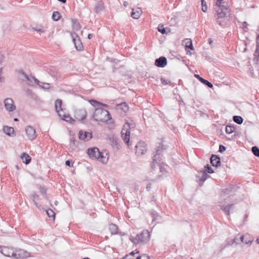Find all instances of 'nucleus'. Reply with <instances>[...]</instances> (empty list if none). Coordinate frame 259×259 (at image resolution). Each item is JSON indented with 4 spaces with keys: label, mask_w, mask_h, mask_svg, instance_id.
<instances>
[{
    "label": "nucleus",
    "mask_w": 259,
    "mask_h": 259,
    "mask_svg": "<svg viewBox=\"0 0 259 259\" xmlns=\"http://www.w3.org/2000/svg\"><path fill=\"white\" fill-rule=\"evenodd\" d=\"M182 45L184 46L185 50L187 52L188 49L193 50L192 42L190 38H186L182 41Z\"/></svg>",
    "instance_id": "16"
},
{
    "label": "nucleus",
    "mask_w": 259,
    "mask_h": 259,
    "mask_svg": "<svg viewBox=\"0 0 259 259\" xmlns=\"http://www.w3.org/2000/svg\"><path fill=\"white\" fill-rule=\"evenodd\" d=\"M0 252L6 256L14 257L15 251L12 248L8 247L0 246Z\"/></svg>",
    "instance_id": "10"
},
{
    "label": "nucleus",
    "mask_w": 259,
    "mask_h": 259,
    "mask_svg": "<svg viewBox=\"0 0 259 259\" xmlns=\"http://www.w3.org/2000/svg\"><path fill=\"white\" fill-rule=\"evenodd\" d=\"M232 193V188L231 187L225 188L223 190L222 193L221 194V196L222 197H225L226 195L228 194H231Z\"/></svg>",
    "instance_id": "32"
},
{
    "label": "nucleus",
    "mask_w": 259,
    "mask_h": 259,
    "mask_svg": "<svg viewBox=\"0 0 259 259\" xmlns=\"http://www.w3.org/2000/svg\"><path fill=\"white\" fill-rule=\"evenodd\" d=\"M233 121L237 124H241L243 121V119L240 116L235 115L233 117Z\"/></svg>",
    "instance_id": "30"
},
{
    "label": "nucleus",
    "mask_w": 259,
    "mask_h": 259,
    "mask_svg": "<svg viewBox=\"0 0 259 259\" xmlns=\"http://www.w3.org/2000/svg\"><path fill=\"white\" fill-rule=\"evenodd\" d=\"M142 10L140 8H138L136 9H133L131 13V16L135 19H138L142 14Z\"/></svg>",
    "instance_id": "22"
},
{
    "label": "nucleus",
    "mask_w": 259,
    "mask_h": 259,
    "mask_svg": "<svg viewBox=\"0 0 259 259\" xmlns=\"http://www.w3.org/2000/svg\"><path fill=\"white\" fill-rule=\"evenodd\" d=\"M254 55L257 57V60L259 58V47H256V50L254 52Z\"/></svg>",
    "instance_id": "51"
},
{
    "label": "nucleus",
    "mask_w": 259,
    "mask_h": 259,
    "mask_svg": "<svg viewBox=\"0 0 259 259\" xmlns=\"http://www.w3.org/2000/svg\"><path fill=\"white\" fill-rule=\"evenodd\" d=\"M111 144L112 146H116L117 145V139L116 138L112 137L109 139Z\"/></svg>",
    "instance_id": "40"
},
{
    "label": "nucleus",
    "mask_w": 259,
    "mask_h": 259,
    "mask_svg": "<svg viewBox=\"0 0 259 259\" xmlns=\"http://www.w3.org/2000/svg\"><path fill=\"white\" fill-rule=\"evenodd\" d=\"M32 29L36 31L37 32H45V30H44L43 27L40 25H36L32 27Z\"/></svg>",
    "instance_id": "35"
},
{
    "label": "nucleus",
    "mask_w": 259,
    "mask_h": 259,
    "mask_svg": "<svg viewBox=\"0 0 259 259\" xmlns=\"http://www.w3.org/2000/svg\"><path fill=\"white\" fill-rule=\"evenodd\" d=\"M161 82L163 85H166L170 83V81L167 79H165L163 78H161Z\"/></svg>",
    "instance_id": "50"
},
{
    "label": "nucleus",
    "mask_w": 259,
    "mask_h": 259,
    "mask_svg": "<svg viewBox=\"0 0 259 259\" xmlns=\"http://www.w3.org/2000/svg\"><path fill=\"white\" fill-rule=\"evenodd\" d=\"M109 229L112 234H116L118 232V227L114 224H111L109 225Z\"/></svg>",
    "instance_id": "26"
},
{
    "label": "nucleus",
    "mask_w": 259,
    "mask_h": 259,
    "mask_svg": "<svg viewBox=\"0 0 259 259\" xmlns=\"http://www.w3.org/2000/svg\"><path fill=\"white\" fill-rule=\"evenodd\" d=\"M208 41L209 44H211V43L212 42V40L210 38L209 39Z\"/></svg>",
    "instance_id": "59"
},
{
    "label": "nucleus",
    "mask_w": 259,
    "mask_h": 259,
    "mask_svg": "<svg viewBox=\"0 0 259 259\" xmlns=\"http://www.w3.org/2000/svg\"><path fill=\"white\" fill-rule=\"evenodd\" d=\"M194 76L199 79V80L202 82V83L206 85L207 87H208L210 88H212L213 87V85L211 83L209 82L208 81L203 79L201 77H200L198 74H195Z\"/></svg>",
    "instance_id": "25"
},
{
    "label": "nucleus",
    "mask_w": 259,
    "mask_h": 259,
    "mask_svg": "<svg viewBox=\"0 0 259 259\" xmlns=\"http://www.w3.org/2000/svg\"><path fill=\"white\" fill-rule=\"evenodd\" d=\"M73 27L74 29H75L76 30H79L80 28V26L78 22H73Z\"/></svg>",
    "instance_id": "49"
},
{
    "label": "nucleus",
    "mask_w": 259,
    "mask_h": 259,
    "mask_svg": "<svg viewBox=\"0 0 259 259\" xmlns=\"http://www.w3.org/2000/svg\"><path fill=\"white\" fill-rule=\"evenodd\" d=\"M167 64V59L164 57L161 56L156 59L155 61V65L160 68L165 67Z\"/></svg>",
    "instance_id": "15"
},
{
    "label": "nucleus",
    "mask_w": 259,
    "mask_h": 259,
    "mask_svg": "<svg viewBox=\"0 0 259 259\" xmlns=\"http://www.w3.org/2000/svg\"><path fill=\"white\" fill-rule=\"evenodd\" d=\"M4 104L6 109L9 112L13 111L16 108L14 101L11 98L6 99L4 101Z\"/></svg>",
    "instance_id": "12"
},
{
    "label": "nucleus",
    "mask_w": 259,
    "mask_h": 259,
    "mask_svg": "<svg viewBox=\"0 0 259 259\" xmlns=\"http://www.w3.org/2000/svg\"><path fill=\"white\" fill-rule=\"evenodd\" d=\"M146 189L147 191H149L151 190V183H149L147 185V187H146Z\"/></svg>",
    "instance_id": "54"
},
{
    "label": "nucleus",
    "mask_w": 259,
    "mask_h": 259,
    "mask_svg": "<svg viewBox=\"0 0 259 259\" xmlns=\"http://www.w3.org/2000/svg\"><path fill=\"white\" fill-rule=\"evenodd\" d=\"M32 78L33 79L35 83H36L39 87L43 89H49L51 88V84L50 83L40 82L34 76H32Z\"/></svg>",
    "instance_id": "19"
},
{
    "label": "nucleus",
    "mask_w": 259,
    "mask_h": 259,
    "mask_svg": "<svg viewBox=\"0 0 259 259\" xmlns=\"http://www.w3.org/2000/svg\"><path fill=\"white\" fill-rule=\"evenodd\" d=\"M71 142H72L73 143V144H75V140H71Z\"/></svg>",
    "instance_id": "63"
},
{
    "label": "nucleus",
    "mask_w": 259,
    "mask_h": 259,
    "mask_svg": "<svg viewBox=\"0 0 259 259\" xmlns=\"http://www.w3.org/2000/svg\"><path fill=\"white\" fill-rule=\"evenodd\" d=\"M233 204H230L227 206H224V205H221V207L222 209L228 215L230 214V209L232 208L233 206Z\"/></svg>",
    "instance_id": "28"
},
{
    "label": "nucleus",
    "mask_w": 259,
    "mask_h": 259,
    "mask_svg": "<svg viewBox=\"0 0 259 259\" xmlns=\"http://www.w3.org/2000/svg\"><path fill=\"white\" fill-rule=\"evenodd\" d=\"M130 240L134 244H146L150 239V234L147 230H144L135 237L131 236Z\"/></svg>",
    "instance_id": "4"
},
{
    "label": "nucleus",
    "mask_w": 259,
    "mask_h": 259,
    "mask_svg": "<svg viewBox=\"0 0 259 259\" xmlns=\"http://www.w3.org/2000/svg\"><path fill=\"white\" fill-rule=\"evenodd\" d=\"M46 212L49 218L55 219V213L51 209L47 210Z\"/></svg>",
    "instance_id": "38"
},
{
    "label": "nucleus",
    "mask_w": 259,
    "mask_h": 259,
    "mask_svg": "<svg viewBox=\"0 0 259 259\" xmlns=\"http://www.w3.org/2000/svg\"><path fill=\"white\" fill-rule=\"evenodd\" d=\"M71 36L76 50L78 51L82 50L83 49V45L78 35L75 32H71Z\"/></svg>",
    "instance_id": "6"
},
{
    "label": "nucleus",
    "mask_w": 259,
    "mask_h": 259,
    "mask_svg": "<svg viewBox=\"0 0 259 259\" xmlns=\"http://www.w3.org/2000/svg\"><path fill=\"white\" fill-rule=\"evenodd\" d=\"M25 132L27 137L30 140L33 141L36 138V131L32 126L30 125L27 126L25 127Z\"/></svg>",
    "instance_id": "9"
},
{
    "label": "nucleus",
    "mask_w": 259,
    "mask_h": 259,
    "mask_svg": "<svg viewBox=\"0 0 259 259\" xmlns=\"http://www.w3.org/2000/svg\"><path fill=\"white\" fill-rule=\"evenodd\" d=\"M87 115V112L84 109H76L74 112V117L79 121L84 120Z\"/></svg>",
    "instance_id": "8"
},
{
    "label": "nucleus",
    "mask_w": 259,
    "mask_h": 259,
    "mask_svg": "<svg viewBox=\"0 0 259 259\" xmlns=\"http://www.w3.org/2000/svg\"><path fill=\"white\" fill-rule=\"evenodd\" d=\"M210 162L213 166L217 167L220 165V158L215 155H212L210 158Z\"/></svg>",
    "instance_id": "21"
},
{
    "label": "nucleus",
    "mask_w": 259,
    "mask_h": 259,
    "mask_svg": "<svg viewBox=\"0 0 259 259\" xmlns=\"http://www.w3.org/2000/svg\"><path fill=\"white\" fill-rule=\"evenodd\" d=\"M100 155L99 156V158H97V159L101 161L102 163L105 164L107 162L108 160V157L104 156L103 152H100ZM107 153L106 155H107Z\"/></svg>",
    "instance_id": "27"
},
{
    "label": "nucleus",
    "mask_w": 259,
    "mask_h": 259,
    "mask_svg": "<svg viewBox=\"0 0 259 259\" xmlns=\"http://www.w3.org/2000/svg\"><path fill=\"white\" fill-rule=\"evenodd\" d=\"M14 120L15 121H18L19 120H18V118H14Z\"/></svg>",
    "instance_id": "61"
},
{
    "label": "nucleus",
    "mask_w": 259,
    "mask_h": 259,
    "mask_svg": "<svg viewBox=\"0 0 259 259\" xmlns=\"http://www.w3.org/2000/svg\"><path fill=\"white\" fill-rule=\"evenodd\" d=\"M56 112L58 113L59 116L61 117L62 119V118H63L66 115V113H65L63 109H61L59 110H56Z\"/></svg>",
    "instance_id": "42"
},
{
    "label": "nucleus",
    "mask_w": 259,
    "mask_h": 259,
    "mask_svg": "<svg viewBox=\"0 0 259 259\" xmlns=\"http://www.w3.org/2000/svg\"><path fill=\"white\" fill-rule=\"evenodd\" d=\"M62 100L60 99H57L55 101V107L56 111L62 109Z\"/></svg>",
    "instance_id": "31"
},
{
    "label": "nucleus",
    "mask_w": 259,
    "mask_h": 259,
    "mask_svg": "<svg viewBox=\"0 0 259 259\" xmlns=\"http://www.w3.org/2000/svg\"><path fill=\"white\" fill-rule=\"evenodd\" d=\"M87 153L90 157L94 159L99 158V156L101 154L99 149L97 147L89 148L88 149Z\"/></svg>",
    "instance_id": "11"
},
{
    "label": "nucleus",
    "mask_w": 259,
    "mask_h": 259,
    "mask_svg": "<svg viewBox=\"0 0 259 259\" xmlns=\"http://www.w3.org/2000/svg\"><path fill=\"white\" fill-rule=\"evenodd\" d=\"M60 14L58 11H56L53 12L52 18L53 20L57 21L60 19Z\"/></svg>",
    "instance_id": "34"
},
{
    "label": "nucleus",
    "mask_w": 259,
    "mask_h": 259,
    "mask_svg": "<svg viewBox=\"0 0 259 259\" xmlns=\"http://www.w3.org/2000/svg\"><path fill=\"white\" fill-rule=\"evenodd\" d=\"M240 236H240V235H238V236H236L235 238L233 240V242L236 243L237 244H240L241 243L239 239V237H240Z\"/></svg>",
    "instance_id": "48"
},
{
    "label": "nucleus",
    "mask_w": 259,
    "mask_h": 259,
    "mask_svg": "<svg viewBox=\"0 0 259 259\" xmlns=\"http://www.w3.org/2000/svg\"><path fill=\"white\" fill-rule=\"evenodd\" d=\"M65 164L67 166H68L69 167H72L73 164L72 163V160H67L65 161Z\"/></svg>",
    "instance_id": "52"
},
{
    "label": "nucleus",
    "mask_w": 259,
    "mask_h": 259,
    "mask_svg": "<svg viewBox=\"0 0 259 259\" xmlns=\"http://www.w3.org/2000/svg\"><path fill=\"white\" fill-rule=\"evenodd\" d=\"M139 251H137L136 252H135V251H133L132 252H131L129 254H127L126 255L124 258L123 259H126L128 257H130L131 256H134L135 255V254H137V253H139Z\"/></svg>",
    "instance_id": "46"
},
{
    "label": "nucleus",
    "mask_w": 259,
    "mask_h": 259,
    "mask_svg": "<svg viewBox=\"0 0 259 259\" xmlns=\"http://www.w3.org/2000/svg\"><path fill=\"white\" fill-rule=\"evenodd\" d=\"M239 239L241 243L249 245L251 244L253 241L252 239H251L248 235L241 236L239 237Z\"/></svg>",
    "instance_id": "20"
},
{
    "label": "nucleus",
    "mask_w": 259,
    "mask_h": 259,
    "mask_svg": "<svg viewBox=\"0 0 259 259\" xmlns=\"http://www.w3.org/2000/svg\"><path fill=\"white\" fill-rule=\"evenodd\" d=\"M256 241L257 244H259V238L256 239Z\"/></svg>",
    "instance_id": "62"
},
{
    "label": "nucleus",
    "mask_w": 259,
    "mask_h": 259,
    "mask_svg": "<svg viewBox=\"0 0 259 259\" xmlns=\"http://www.w3.org/2000/svg\"><path fill=\"white\" fill-rule=\"evenodd\" d=\"M256 47H259V34L257 35L256 38Z\"/></svg>",
    "instance_id": "55"
},
{
    "label": "nucleus",
    "mask_w": 259,
    "mask_h": 259,
    "mask_svg": "<svg viewBox=\"0 0 259 259\" xmlns=\"http://www.w3.org/2000/svg\"><path fill=\"white\" fill-rule=\"evenodd\" d=\"M201 5H202V11L204 12H206L207 10V7L206 4V2L204 0H201Z\"/></svg>",
    "instance_id": "43"
},
{
    "label": "nucleus",
    "mask_w": 259,
    "mask_h": 259,
    "mask_svg": "<svg viewBox=\"0 0 259 259\" xmlns=\"http://www.w3.org/2000/svg\"><path fill=\"white\" fill-rule=\"evenodd\" d=\"M58 202L57 200H56V201H55V202H54V204H55V205H57L58 204Z\"/></svg>",
    "instance_id": "60"
},
{
    "label": "nucleus",
    "mask_w": 259,
    "mask_h": 259,
    "mask_svg": "<svg viewBox=\"0 0 259 259\" xmlns=\"http://www.w3.org/2000/svg\"><path fill=\"white\" fill-rule=\"evenodd\" d=\"M120 105L121 106L122 110L124 112H126L127 111H128V107L127 105L125 103L121 104Z\"/></svg>",
    "instance_id": "44"
},
{
    "label": "nucleus",
    "mask_w": 259,
    "mask_h": 259,
    "mask_svg": "<svg viewBox=\"0 0 259 259\" xmlns=\"http://www.w3.org/2000/svg\"><path fill=\"white\" fill-rule=\"evenodd\" d=\"M129 128L130 125L128 123L126 122L123 125V127L121 131V137L128 147H130V131Z\"/></svg>",
    "instance_id": "5"
},
{
    "label": "nucleus",
    "mask_w": 259,
    "mask_h": 259,
    "mask_svg": "<svg viewBox=\"0 0 259 259\" xmlns=\"http://www.w3.org/2000/svg\"><path fill=\"white\" fill-rule=\"evenodd\" d=\"M31 198L32 199V201H33L35 205L37 207H38V203L36 202V200H38V198H39V196L38 195H37L35 193H33L31 196Z\"/></svg>",
    "instance_id": "33"
},
{
    "label": "nucleus",
    "mask_w": 259,
    "mask_h": 259,
    "mask_svg": "<svg viewBox=\"0 0 259 259\" xmlns=\"http://www.w3.org/2000/svg\"><path fill=\"white\" fill-rule=\"evenodd\" d=\"M82 259H90V258L87 257H84V258H83Z\"/></svg>",
    "instance_id": "64"
},
{
    "label": "nucleus",
    "mask_w": 259,
    "mask_h": 259,
    "mask_svg": "<svg viewBox=\"0 0 259 259\" xmlns=\"http://www.w3.org/2000/svg\"><path fill=\"white\" fill-rule=\"evenodd\" d=\"M226 147L223 145H220L219 146V151L221 153L225 151L226 150Z\"/></svg>",
    "instance_id": "53"
},
{
    "label": "nucleus",
    "mask_w": 259,
    "mask_h": 259,
    "mask_svg": "<svg viewBox=\"0 0 259 259\" xmlns=\"http://www.w3.org/2000/svg\"><path fill=\"white\" fill-rule=\"evenodd\" d=\"M104 9V3L102 1H98L95 6L94 10L97 14H100Z\"/></svg>",
    "instance_id": "18"
},
{
    "label": "nucleus",
    "mask_w": 259,
    "mask_h": 259,
    "mask_svg": "<svg viewBox=\"0 0 259 259\" xmlns=\"http://www.w3.org/2000/svg\"><path fill=\"white\" fill-rule=\"evenodd\" d=\"M251 151L255 156L259 157V148L258 147L256 146L252 147Z\"/></svg>",
    "instance_id": "37"
},
{
    "label": "nucleus",
    "mask_w": 259,
    "mask_h": 259,
    "mask_svg": "<svg viewBox=\"0 0 259 259\" xmlns=\"http://www.w3.org/2000/svg\"><path fill=\"white\" fill-rule=\"evenodd\" d=\"M3 131L8 136L14 137L16 135L14 129L12 127L4 126L3 127Z\"/></svg>",
    "instance_id": "17"
},
{
    "label": "nucleus",
    "mask_w": 259,
    "mask_h": 259,
    "mask_svg": "<svg viewBox=\"0 0 259 259\" xmlns=\"http://www.w3.org/2000/svg\"><path fill=\"white\" fill-rule=\"evenodd\" d=\"M91 104L95 107H97L95 109L93 114V118L95 120L101 122H106L111 118V116L109 112L106 109L100 108V106L107 107L108 105L101 103L95 100L90 101Z\"/></svg>",
    "instance_id": "1"
},
{
    "label": "nucleus",
    "mask_w": 259,
    "mask_h": 259,
    "mask_svg": "<svg viewBox=\"0 0 259 259\" xmlns=\"http://www.w3.org/2000/svg\"><path fill=\"white\" fill-rule=\"evenodd\" d=\"M136 154L138 155H141L147 151V147L145 142H140L135 146Z\"/></svg>",
    "instance_id": "7"
},
{
    "label": "nucleus",
    "mask_w": 259,
    "mask_h": 259,
    "mask_svg": "<svg viewBox=\"0 0 259 259\" xmlns=\"http://www.w3.org/2000/svg\"><path fill=\"white\" fill-rule=\"evenodd\" d=\"M29 253L23 249L16 250L14 253V258H24L29 256Z\"/></svg>",
    "instance_id": "13"
},
{
    "label": "nucleus",
    "mask_w": 259,
    "mask_h": 259,
    "mask_svg": "<svg viewBox=\"0 0 259 259\" xmlns=\"http://www.w3.org/2000/svg\"><path fill=\"white\" fill-rule=\"evenodd\" d=\"M234 131V127L231 126L227 125L226 127V132L227 134H232Z\"/></svg>",
    "instance_id": "41"
},
{
    "label": "nucleus",
    "mask_w": 259,
    "mask_h": 259,
    "mask_svg": "<svg viewBox=\"0 0 259 259\" xmlns=\"http://www.w3.org/2000/svg\"><path fill=\"white\" fill-rule=\"evenodd\" d=\"M205 168H206V170L209 174H212L214 172L211 166L208 164H207L205 166Z\"/></svg>",
    "instance_id": "45"
},
{
    "label": "nucleus",
    "mask_w": 259,
    "mask_h": 259,
    "mask_svg": "<svg viewBox=\"0 0 259 259\" xmlns=\"http://www.w3.org/2000/svg\"><path fill=\"white\" fill-rule=\"evenodd\" d=\"M166 149V146L161 144L156 149V154L153 157V161L151 164L152 168L154 169L156 166H158L159 169H161V164L163 163L162 158V153Z\"/></svg>",
    "instance_id": "3"
},
{
    "label": "nucleus",
    "mask_w": 259,
    "mask_h": 259,
    "mask_svg": "<svg viewBox=\"0 0 259 259\" xmlns=\"http://www.w3.org/2000/svg\"><path fill=\"white\" fill-rule=\"evenodd\" d=\"M20 158L22 160L23 162L25 163L26 164L30 163L31 160V157L27 153H23Z\"/></svg>",
    "instance_id": "24"
},
{
    "label": "nucleus",
    "mask_w": 259,
    "mask_h": 259,
    "mask_svg": "<svg viewBox=\"0 0 259 259\" xmlns=\"http://www.w3.org/2000/svg\"><path fill=\"white\" fill-rule=\"evenodd\" d=\"M223 0H217L214 9L217 14V23L222 25L230 15V10L227 4Z\"/></svg>",
    "instance_id": "2"
},
{
    "label": "nucleus",
    "mask_w": 259,
    "mask_h": 259,
    "mask_svg": "<svg viewBox=\"0 0 259 259\" xmlns=\"http://www.w3.org/2000/svg\"><path fill=\"white\" fill-rule=\"evenodd\" d=\"M93 35L92 34H89L88 36V38L89 39H91L93 37Z\"/></svg>",
    "instance_id": "57"
},
{
    "label": "nucleus",
    "mask_w": 259,
    "mask_h": 259,
    "mask_svg": "<svg viewBox=\"0 0 259 259\" xmlns=\"http://www.w3.org/2000/svg\"><path fill=\"white\" fill-rule=\"evenodd\" d=\"M92 137L91 133L88 132H83L80 131L78 133V138L80 140L84 141H88L90 140Z\"/></svg>",
    "instance_id": "14"
},
{
    "label": "nucleus",
    "mask_w": 259,
    "mask_h": 259,
    "mask_svg": "<svg viewBox=\"0 0 259 259\" xmlns=\"http://www.w3.org/2000/svg\"><path fill=\"white\" fill-rule=\"evenodd\" d=\"M62 119L72 124H73L75 122V120L73 119L68 114H66L65 116L62 118Z\"/></svg>",
    "instance_id": "29"
},
{
    "label": "nucleus",
    "mask_w": 259,
    "mask_h": 259,
    "mask_svg": "<svg viewBox=\"0 0 259 259\" xmlns=\"http://www.w3.org/2000/svg\"><path fill=\"white\" fill-rule=\"evenodd\" d=\"M59 2H60L62 3H65L66 2V0H58Z\"/></svg>",
    "instance_id": "58"
},
{
    "label": "nucleus",
    "mask_w": 259,
    "mask_h": 259,
    "mask_svg": "<svg viewBox=\"0 0 259 259\" xmlns=\"http://www.w3.org/2000/svg\"><path fill=\"white\" fill-rule=\"evenodd\" d=\"M209 177V176L206 173V171H203L202 173V176L201 178L200 179V180L201 181H205Z\"/></svg>",
    "instance_id": "39"
},
{
    "label": "nucleus",
    "mask_w": 259,
    "mask_h": 259,
    "mask_svg": "<svg viewBox=\"0 0 259 259\" xmlns=\"http://www.w3.org/2000/svg\"><path fill=\"white\" fill-rule=\"evenodd\" d=\"M18 73L19 74H21L23 76V77L25 78V79L28 81V82L27 83V84L29 86H31V85H33L32 84V80H33L32 78V76H30L29 77L28 75H27L23 70H20L18 71Z\"/></svg>",
    "instance_id": "23"
},
{
    "label": "nucleus",
    "mask_w": 259,
    "mask_h": 259,
    "mask_svg": "<svg viewBox=\"0 0 259 259\" xmlns=\"http://www.w3.org/2000/svg\"><path fill=\"white\" fill-rule=\"evenodd\" d=\"M39 190L41 194L45 195L46 194V189L41 186L39 187Z\"/></svg>",
    "instance_id": "47"
},
{
    "label": "nucleus",
    "mask_w": 259,
    "mask_h": 259,
    "mask_svg": "<svg viewBox=\"0 0 259 259\" xmlns=\"http://www.w3.org/2000/svg\"><path fill=\"white\" fill-rule=\"evenodd\" d=\"M242 26H243V28H246V27H247V22H244L243 23Z\"/></svg>",
    "instance_id": "56"
},
{
    "label": "nucleus",
    "mask_w": 259,
    "mask_h": 259,
    "mask_svg": "<svg viewBox=\"0 0 259 259\" xmlns=\"http://www.w3.org/2000/svg\"><path fill=\"white\" fill-rule=\"evenodd\" d=\"M158 31L162 34L167 33L166 28L163 27V25L159 24L157 27Z\"/></svg>",
    "instance_id": "36"
}]
</instances>
